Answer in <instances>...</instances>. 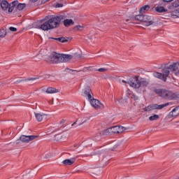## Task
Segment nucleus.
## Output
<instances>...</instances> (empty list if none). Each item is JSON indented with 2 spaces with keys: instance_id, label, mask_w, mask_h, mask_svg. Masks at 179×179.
Returning a JSON list of instances; mask_svg holds the SVG:
<instances>
[{
  "instance_id": "cd10ccee",
  "label": "nucleus",
  "mask_w": 179,
  "mask_h": 179,
  "mask_svg": "<svg viewBox=\"0 0 179 179\" xmlns=\"http://www.w3.org/2000/svg\"><path fill=\"white\" fill-rule=\"evenodd\" d=\"M38 78H28L25 80H21L20 82H26V81H30V80H37Z\"/></svg>"
},
{
  "instance_id": "2f4dec72",
  "label": "nucleus",
  "mask_w": 179,
  "mask_h": 179,
  "mask_svg": "<svg viewBox=\"0 0 179 179\" xmlns=\"http://www.w3.org/2000/svg\"><path fill=\"white\" fill-rule=\"evenodd\" d=\"M107 71H108V69L105 68H101L98 69L99 72H107Z\"/></svg>"
},
{
  "instance_id": "58836bf2",
  "label": "nucleus",
  "mask_w": 179,
  "mask_h": 179,
  "mask_svg": "<svg viewBox=\"0 0 179 179\" xmlns=\"http://www.w3.org/2000/svg\"><path fill=\"white\" fill-rule=\"evenodd\" d=\"M64 122H65V120H62L59 122V124H64Z\"/></svg>"
},
{
  "instance_id": "4c0bfd02",
  "label": "nucleus",
  "mask_w": 179,
  "mask_h": 179,
  "mask_svg": "<svg viewBox=\"0 0 179 179\" xmlns=\"http://www.w3.org/2000/svg\"><path fill=\"white\" fill-rule=\"evenodd\" d=\"M75 57H78V58H80V55L75 54Z\"/></svg>"
},
{
  "instance_id": "b1692460",
  "label": "nucleus",
  "mask_w": 179,
  "mask_h": 179,
  "mask_svg": "<svg viewBox=\"0 0 179 179\" xmlns=\"http://www.w3.org/2000/svg\"><path fill=\"white\" fill-rule=\"evenodd\" d=\"M150 9V6L145 5L140 8V13H145V12H148Z\"/></svg>"
},
{
  "instance_id": "c9c22d12",
  "label": "nucleus",
  "mask_w": 179,
  "mask_h": 179,
  "mask_svg": "<svg viewBox=\"0 0 179 179\" xmlns=\"http://www.w3.org/2000/svg\"><path fill=\"white\" fill-rule=\"evenodd\" d=\"M162 2H166V3H169V2H173V0H162Z\"/></svg>"
},
{
  "instance_id": "4468645a",
  "label": "nucleus",
  "mask_w": 179,
  "mask_h": 179,
  "mask_svg": "<svg viewBox=\"0 0 179 179\" xmlns=\"http://www.w3.org/2000/svg\"><path fill=\"white\" fill-rule=\"evenodd\" d=\"M1 8L2 10H8L9 8V2L6 0H3L0 3Z\"/></svg>"
},
{
  "instance_id": "a878e982",
  "label": "nucleus",
  "mask_w": 179,
  "mask_h": 179,
  "mask_svg": "<svg viewBox=\"0 0 179 179\" xmlns=\"http://www.w3.org/2000/svg\"><path fill=\"white\" fill-rule=\"evenodd\" d=\"M6 30L5 29H0V37L3 38V37L6 36Z\"/></svg>"
},
{
  "instance_id": "f704fd0d",
  "label": "nucleus",
  "mask_w": 179,
  "mask_h": 179,
  "mask_svg": "<svg viewBox=\"0 0 179 179\" xmlns=\"http://www.w3.org/2000/svg\"><path fill=\"white\" fill-rule=\"evenodd\" d=\"M131 99H134V100H138L139 99L138 96L134 95V94L132 95Z\"/></svg>"
},
{
  "instance_id": "ea45409f",
  "label": "nucleus",
  "mask_w": 179,
  "mask_h": 179,
  "mask_svg": "<svg viewBox=\"0 0 179 179\" xmlns=\"http://www.w3.org/2000/svg\"><path fill=\"white\" fill-rule=\"evenodd\" d=\"M37 1L38 0H31V2L34 3V2H37Z\"/></svg>"
},
{
  "instance_id": "1a4fd4ad",
  "label": "nucleus",
  "mask_w": 179,
  "mask_h": 179,
  "mask_svg": "<svg viewBox=\"0 0 179 179\" xmlns=\"http://www.w3.org/2000/svg\"><path fill=\"white\" fill-rule=\"evenodd\" d=\"M38 136H21L20 137V141L21 142H23L24 143H29V142H30V141H33L34 139H36V138H38Z\"/></svg>"
},
{
  "instance_id": "9b49d317",
  "label": "nucleus",
  "mask_w": 179,
  "mask_h": 179,
  "mask_svg": "<svg viewBox=\"0 0 179 179\" xmlns=\"http://www.w3.org/2000/svg\"><path fill=\"white\" fill-rule=\"evenodd\" d=\"M167 106H170V103H166L162 105H159L157 103L152 104L151 108L152 110H162V108H164V107H167Z\"/></svg>"
},
{
  "instance_id": "dca6fc26",
  "label": "nucleus",
  "mask_w": 179,
  "mask_h": 179,
  "mask_svg": "<svg viewBox=\"0 0 179 179\" xmlns=\"http://www.w3.org/2000/svg\"><path fill=\"white\" fill-rule=\"evenodd\" d=\"M35 117L38 122L43 121V118H47V115L41 113H35Z\"/></svg>"
},
{
  "instance_id": "aec40b11",
  "label": "nucleus",
  "mask_w": 179,
  "mask_h": 179,
  "mask_svg": "<svg viewBox=\"0 0 179 179\" xmlns=\"http://www.w3.org/2000/svg\"><path fill=\"white\" fill-rule=\"evenodd\" d=\"M64 20V24L66 27H69V26H71V24H74L75 22H73L72 20Z\"/></svg>"
},
{
  "instance_id": "423d86ee",
  "label": "nucleus",
  "mask_w": 179,
  "mask_h": 179,
  "mask_svg": "<svg viewBox=\"0 0 179 179\" xmlns=\"http://www.w3.org/2000/svg\"><path fill=\"white\" fill-rule=\"evenodd\" d=\"M125 127L122 126H114L103 131L104 135H114L115 134H122L125 131Z\"/></svg>"
},
{
  "instance_id": "412c9836",
  "label": "nucleus",
  "mask_w": 179,
  "mask_h": 179,
  "mask_svg": "<svg viewBox=\"0 0 179 179\" xmlns=\"http://www.w3.org/2000/svg\"><path fill=\"white\" fill-rule=\"evenodd\" d=\"M155 10L158 13H163V12H167V9H166L164 7L161 6H157L155 8Z\"/></svg>"
},
{
  "instance_id": "f03ea898",
  "label": "nucleus",
  "mask_w": 179,
  "mask_h": 179,
  "mask_svg": "<svg viewBox=\"0 0 179 179\" xmlns=\"http://www.w3.org/2000/svg\"><path fill=\"white\" fill-rule=\"evenodd\" d=\"M151 90L152 93H155V94H157V96L165 100H177V99H179V93H174L170 90L160 89L156 87H152Z\"/></svg>"
},
{
  "instance_id": "37998d69",
  "label": "nucleus",
  "mask_w": 179,
  "mask_h": 179,
  "mask_svg": "<svg viewBox=\"0 0 179 179\" xmlns=\"http://www.w3.org/2000/svg\"><path fill=\"white\" fill-rule=\"evenodd\" d=\"M0 2H1V0H0Z\"/></svg>"
},
{
  "instance_id": "f3484780",
  "label": "nucleus",
  "mask_w": 179,
  "mask_h": 179,
  "mask_svg": "<svg viewBox=\"0 0 179 179\" xmlns=\"http://www.w3.org/2000/svg\"><path fill=\"white\" fill-rule=\"evenodd\" d=\"M64 166H72L73 163H75V158H73L71 159H67L62 162Z\"/></svg>"
},
{
  "instance_id": "4be33fe9",
  "label": "nucleus",
  "mask_w": 179,
  "mask_h": 179,
  "mask_svg": "<svg viewBox=\"0 0 179 179\" xmlns=\"http://www.w3.org/2000/svg\"><path fill=\"white\" fill-rule=\"evenodd\" d=\"M46 93L52 94L53 93H58V90L54 87H48L46 90Z\"/></svg>"
},
{
  "instance_id": "7c9ffc66",
  "label": "nucleus",
  "mask_w": 179,
  "mask_h": 179,
  "mask_svg": "<svg viewBox=\"0 0 179 179\" xmlns=\"http://www.w3.org/2000/svg\"><path fill=\"white\" fill-rule=\"evenodd\" d=\"M145 111H153V110L152 109V106L149 105L148 106L145 107Z\"/></svg>"
},
{
  "instance_id": "9d476101",
  "label": "nucleus",
  "mask_w": 179,
  "mask_h": 179,
  "mask_svg": "<svg viewBox=\"0 0 179 179\" xmlns=\"http://www.w3.org/2000/svg\"><path fill=\"white\" fill-rule=\"evenodd\" d=\"M84 94L85 97H87L88 100H92L93 99V96H92V88L89 86H85L84 89Z\"/></svg>"
},
{
  "instance_id": "ddd939ff",
  "label": "nucleus",
  "mask_w": 179,
  "mask_h": 179,
  "mask_svg": "<svg viewBox=\"0 0 179 179\" xmlns=\"http://www.w3.org/2000/svg\"><path fill=\"white\" fill-rule=\"evenodd\" d=\"M17 3H18V1L15 0L8 4V13H12V12H13V10H15V9H16V6H17Z\"/></svg>"
},
{
  "instance_id": "72a5a7b5",
  "label": "nucleus",
  "mask_w": 179,
  "mask_h": 179,
  "mask_svg": "<svg viewBox=\"0 0 179 179\" xmlns=\"http://www.w3.org/2000/svg\"><path fill=\"white\" fill-rule=\"evenodd\" d=\"M64 6V4L59 3H56L55 8H62Z\"/></svg>"
},
{
  "instance_id": "7ed1b4c3",
  "label": "nucleus",
  "mask_w": 179,
  "mask_h": 179,
  "mask_svg": "<svg viewBox=\"0 0 179 179\" xmlns=\"http://www.w3.org/2000/svg\"><path fill=\"white\" fill-rule=\"evenodd\" d=\"M72 58H73V56L71 55L59 54L56 52H52L48 57V62L50 64H61L62 62H68Z\"/></svg>"
},
{
  "instance_id": "c85d7f7f",
  "label": "nucleus",
  "mask_w": 179,
  "mask_h": 179,
  "mask_svg": "<svg viewBox=\"0 0 179 179\" xmlns=\"http://www.w3.org/2000/svg\"><path fill=\"white\" fill-rule=\"evenodd\" d=\"M74 30L78 31H82L83 30V27L80 25H77L74 27Z\"/></svg>"
},
{
  "instance_id": "79ce46f5",
  "label": "nucleus",
  "mask_w": 179,
  "mask_h": 179,
  "mask_svg": "<svg viewBox=\"0 0 179 179\" xmlns=\"http://www.w3.org/2000/svg\"><path fill=\"white\" fill-rule=\"evenodd\" d=\"M122 83H127V81L122 80Z\"/></svg>"
},
{
  "instance_id": "bb28decb",
  "label": "nucleus",
  "mask_w": 179,
  "mask_h": 179,
  "mask_svg": "<svg viewBox=\"0 0 179 179\" xmlns=\"http://www.w3.org/2000/svg\"><path fill=\"white\" fill-rule=\"evenodd\" d=\"M135 20H138L139 22H143V14L136 15Z\"/></svg>"
},
{
  "instance_id": "5701e85b",
  "label": "nucleus",
  "mask_w": 179,
  "mask_h": 179,
  "mask_svg": "<svg viewBox=\"0 0 179 179\" xmlns=\"http://www.w3.org/2000/svg\"><path fill=\"white\" fill-rule=\"evenodd\" d=\"M25 8H26V3H19V2L17 3V6H16L17 10H23V9Z\"/></svg>"
},
{
  "instance_id": "f257e3e1",
  "label": "nucleus",
  "mask_w": 179,
  "mask_h": 179,
  "mask_svg": "<svg viewBox=\"0 0 179 179\" xmlns=\"http://www.w3.org/2000/svg\"><path fill=\"white\" fill-rule=\"evenodd\" d=\"M170 71L172 73H174L176 76L179 78V62H175L170 65H166L165 67L161 71V73L156 72L154 73V76L155 78H158V79H161L166 82L167 80V77L170 75Z\"/></svg>"
},
{
  "instance_id": "393cba45",
  "label": "nucleus",
  "mask_w": 179,
  "mask_h": 179,
  "mask_svg": "<svg viewBox=\"0 0 179 179\" xmlns=\"http://www.w3.org/2000/svg\"><path fill=\"white\" fill-rule=\"evenodd\" d=\"M160 119V116L159 115L154 114L152 116L149 117L150 121H157V120Z\"/></svg>"
},
{
  "instance_id": "a211bd4d",
  "label": "nucleus",
  "mask_w": 179,
  "mask_h": 179,
  "mask_svg": "<svg viewBox=\"0 0 179 179\" xmlns=\"http://www.w3.org/2000/svg\"><path fill=\"white\" fill-rule=\"evenodd\" d=\"M91 67H86L84 68L83 70H80V71H77V70H73V69H69V71H71L72 74L75 75L76 73H78V72H87V71H92V69H90Z\"/></svg>"
},
{
  "instance_id": "6ab92c4d",
  "label": "nucleus",
  "mask_w": 179,
  "mask_h": 179,
  "mask_svg": "<svg viewBox=\"0 0 179 179\" xmlns=\"http://www.w3.org/2000/svg\"><path fill=\"white\" fill-rule=\"evenodd\" d=\"M52 40H56V41H59V43H68V40L65 37H59V38H53L50 37Z\"/></svg>"
},
{
  "instance_id": "f8f14e48",
  "label": "nucleus",
  "mask_w": 179,
  "mask_h": 179,
  "mask_svg": "<svg viewBox=\"0 0 179 179\" xmlns=\"http://www.w3.org/2000/svg\"><path fill=\"white\" fill-rule=\"evenodd\" d=\"M143 22H144V23H147L146 26H151V24H153L154 23L153 20H152V17L146 15H143Z\"/></svg>"
},
{
  "instance_id": "39448f33",
  "label": "nucleus",
  "mask_w": 179,
  "mask_h": 179,
  "mask_svg": "<svg viewBox=\"0 0 179 179\" xmlns=\"http://www.w3.org/2000/svg\"><path fill=\"white\" fill-rule=\"evenodd\" d=\"M128 84L134 89H139L141 86L148 87L149 81L145 78H141V80L138 78H133L131 80L128 81Z\"/></svg>"
},
{
  "instance_id": "e433bc0d",
  "label": "nucleus",
  "mask_w": 179,
  "mask_h": 179,
  "mask_svg": "<svg viewBox=\"0 0 179 179\" xmlns=\"http://www.w3.org/2000/svg\"><path fill=\"white\" fill-rule=\"evenodd\" d=\"M50 0H42L41 1V3L42 4H44V3H46V2H48Z\"/></svg>"
},
{
  "instance_id": "a19ab883",
  "label": "nucleus",
  "mask_w": 179,
  "mask_h": 179,
  "mask_svg": "<svg viewBox=\"0 0 179 179\" xmlns=\"http://www.w3.org/2000/svg\"><path fill=\"white\" fill-rule=\"evenodd\" d=\"M73 125H76V122H75L73 124H72L71 127H73Z\"/></svg>"
},
{
  "instance_id": "c756f323",
  "label": "nucleus",
  "mask_w": 179,
  "mask_h": 179,
  "mask_svg": "<svg viewBox=\"0 0 179 179\" xmlns=\"http://www.w3.org/2000/svg\"><path fill=\"white\" fill-rule=\"evenodd\" d=\"M172 6H173V8H178V6H179V0L175 1L172 3Z\"/></svg>"
},
{
  "instance_id": "473e14b6",
  "label": "nucleus",
  "mask_w": 179,
  "mask_h": 179,
  "mask_svg": "<svg viewBox=\"0 0 179 179\" xmlns=\"http://www.w3.org/2000/svg\"><path fill=\"white\" fill-rule=\"evenodd\" d=\"M9 30H10V31H13V32L17 31V28H15V27H10L9 28Z\"/></svg>"
},
{
  "instance_id": "2eb2a0df",
  "label": "nucleus",
  "mask_w": 179,
  "mask_h": 179,
  "mask_svg": "<svg viewBox=\"0 0 179 179\" xmlns=\"http://www.w3.org/2000/svg\"><path fill=\"white\" fill-rule=\"evenodd\" d=\"M179 115V106H176L169 113L170 117H178Z\"/></svg>"
},
{
  "instance_id": "0eeeda50",
  "label": "nucleus",
  "mask_w": 179,
  "mask_h": 179,
  "mask_svg": "<svg viewBox=\"0 0 179 179\" xmlns=\"http://www.w3.org/2000/svg\"><path fill=\"white\" fill-rule=\"evenodd\" d=\"M34 26L36 29H40L41 30H43V31L52 30L51 25H50L46 17L43 20H41L40 24H38V22H35Z\"/></svg>"
},
{
  "instance_id": "20e7f679",
  "label": "nucleus",
  "mask_w": 179,
  "mask_h": 179,
  "mask_svg": "<svg viewBox=\"0 0 179 179\" xmlns=\"http://www.w3.org/2000/svg\"><path fill=\"white\" fill-rule=\"evenodd\" d=\"M46 19L48 20V22L50 24V28L52 29H57V27H59V24H61V22L62 20H65V16L64 15H50L46 16Z\"/></svg>"
},
{
  "instance_id": "6e6552de",
  "label": "nucleus",
  "mask_w": 179,
  "mask_h": 179,
  "mask_svg": "<svg viewBox=\"0 0 179 179\" xmlns=\"http://www.w3.org/2000/svg\"><path fill=\"white\" fill-rule=\"evenodd\" d=\"M88 100L91 106H92V107H94V108H104V105H103L101 103H100V101L94 99L93 96L92 99Z\"/></svg>"
}]
</instances>
